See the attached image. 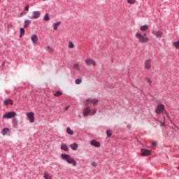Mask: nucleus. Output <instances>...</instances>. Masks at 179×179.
I'll list each match as a JSON object with an SVG mask.
<instances>
[{
    "instance_id": "obj_1",
    "label": "nucleus",
    "mask_w": 179,
    "mask_h": 179,
    "mask_svg": "<svg viewBox=\"0 0 179 179\" xmlns=\"http://www.w3.org/2000/svg\"><path fill=\"white\" fill-rule=\"evenodd\" d=\"M61 157L69 164H72L73 166H76L77 164L76 161L71 157V156H69L68 154H62Z\"/></svg>"
},
{
    "instance_id": "obj_2",
    "label": "nucleus",
    "mask_w": 179,
    "mask_h": 179,
    "mask_svg": "<svg viewBox=\"0 0 179 179\" xmlns=\"http://www.w3.org/2000/svg\"><path fill=\"white\" fill-rule=\"evenodd\" d=\"M136 37L138 40V43H148L149 41V37L146 36V34H142L137 32L136 34Z\"/></svg>"
},
{
    "instance_id": "obj_3",
    "label": "nucleus",
    "mask_w": 179,
    "mask_h": 179,
    "mask_svg": "<svg viewBox=\"0 0 179 179\" xmlns=\"http://www.w3.org/2000/svg\"><path fill=\"white\" fill-rule=\"evenodd\" d=\"M144 68L147 71H150V69H152V59H147L144 62Z\"/></svg>"
},
{
    "instance_id": "obj_4",
    "label": "nucleus",
    "mask_w": 179,
    "mask_h": 179,
    "mask_svg": "<svg viewBox=\"0 0 179 179\" xmlns=\"http://www.w3.org/2000/svg\"><path fill=\"white\" fill-rule=\"evenodd\" d=\"M165 108H166L164 104L157 105V106L155 109V113L157 114H162V113H163V111H164Z\"/></svg>"
},
{
    "instance_id": "obj_5",
    "label": "nucleus",
    "mask_w": 179,
    "mask_h": 179,
    "mask_svg": "<svg viewBox=\"0 0 179 179\" xmlns=\"http://www.w3.org/2000/svg\"><path fill=\"white\" fill-rule=\"evenodd\" d=\"M152 155V150L142 148L141 150V156H150Z\"/></svg>"
},
{
    "instance_id": "obj_6",
    "label": "nucleus",
    "mask_w": 179,
    "mask_h": 179,
    "mask_svg": "<svg viewBox=\"0 0 179 179\" xmlns=\"http://www.w3.org/2000/svg\"><path fill=\"white\" fill-rule=\"evenodd\" d=\"M85 64H86V65H87V66H90L91 65H92V66H96V61H94V60H93V59H86L85 60Z\"/></svg>"
},
{
    "instance_id": "obj_7",
    "label": "nucleus",
    "mask_w": 179,
    "mask_h": 179,
    "mask_svg": "<svg viewBox=\"0 0 179 179\" xmlns=\"http://www.w3.org/2000/svg\"><path fill=\"white\" fill-rule=\"evenodd\" d=\"M16 115V112H8L3 115V118H13Z\"/></svg>"
},
{
    "instance_id": "obj_8",
    "label": "nucleus",
    "mask_w": 179,
    "mask_h": 179,
    "mask_svg": "<svg viewBox=\"0 0 179 179\" xmlns=\"http://www.w3.org/2000/svg\"><path fill=\"white\" fill-rule=\"evenodd\" d=\"M87 104H93V106H97L99 104V100L96 99H87Z\"/></svg>"
},
{
    "instance_id": "obj_9",
    "label": "nucleus",
    "mask_w": 179,
    "mask_h": 179,
    "mask_svg": "<svg viewBox=\"0 0 179 179\" xmlns=\"http://www.w3.org/2000/svg\"><path fill=\"white\" fill-rule=\"evenodd\" d=\"M41 16V13L40 11H34L32 16L30 17V19H38Z\"/></svg>"
},
{
    "instance_id": "obj_10",
    "label": "nucleus",
    "mask_w": 179,
    "mask_h": 179,
    "mask_svg": "<svg viewBox=\"0 0 179 179\" xmlns=\"http://www.w3.org/2000/svg\"><path fill=\"white\" fill-rule=\"evenodd\" d=\"M157 38H162L163 36V31H153L152 32Z\"/></svg>"
},
{
    "instance_id": "obj_11",
    "label": "nucleus",
    "mask_w": 179,
    "mask_h": 179,
    "mask_svg": "<svg viewBox=\"0 0 179 179\" xmlns=\"http://www.w3.org/2000/svg\"><path fill=\"white\" fill-rule=\"evenodd\" d=\"M27 116L28 117L30 122H34V113L33 112L27 113Z\"/></svg>"
},
{
    "instance_id": "obj_12",
    "label": "nucleus",
    "mask_w": 179,
    "mask_h": 179,
    "mask_svg": "<svg viewBox=\"0 0 179 179\" xmlns=\"http://www.w3.org/2000/svg\"><path fill=\"white\" fill-rule=\"evenodd\" d=\"M31 40L34 44H38V37H37V35H32V36L31 37Z\"/></svg>"
},
{
    "instance_id": "obj_13",
    "label": "nucleus",
    "mask_w": 179,
    "mask_h": 179,
    "mask_svg": "<svg viewBox=\"0 0 179 179\" xmlns=\"http://www.w3.org/2000/svg\"><path fill=\"white\" fill-rule=\"evenodd\" d=\"M90 145H92V146H94L95 148H100L101 146L100 143L96 140L91 141Z\"/></svg>"
},
{
    "instance_id": "obj_14",
    "label": "nucleus",
    "mask_w": 179,
    "mask_h": 179,
    "mask_svg": "<svg viewBox=\"0 0 179 179\" xmlns=\"http://www.w3.org/2000/svg\"><path fill=\"white\" fill-rule=\"evenodd\" d=\"M90 111H91L90 107L85 108L83 110V115L85 117H87V115H89V114H90Z\"/></svg>"
},
{
    "instance_id": "obj_15",
    "label": "nucleus",
    "mask_w": 179,
    "mask_h": 179,
    "mask_svg": "<svg viewBox=\"0 0 179 179\" xmlns=\"http://www.w3.org/2000/svg\"><path fill=\"white\" fill-rule=\"evenodd\" d=\"M4 106H9V104L10 106H13V101H12V99H6L4 100Z\"/></svg>"
},
{
    "instance_id": "obj_16",
    "label": "nucleus",
    "mask_w": 179,
    "mask_h": 179,
    "mask_svg": "<svg viewBox=\"0 0 179 179\" xmlns=\"http://www.w3.org/2000/svg\"><path fill=\"white\" fill-rule=\"evenodd\" d=\"M78 145L76 143H74L71 145H70V148L72 150H78Z\"/></svg>"
},
{
    "instance_id": "obj_17",
    "label": "nucleus",
    "mask_w": 179,
    "mask_h": 179,
    "mask_svg": "<svg viewBox=\"0 0 179 179\" xmlns=\"http://www.w3.org/2000/svg\"><path fill=\"white\" fill-rule=\"evenodd\" d=\"M62 150H64L65 152H68L69 150V148H68V145L66 144L62 143L61 145Z\"/></svg>"
},
{
    "instance_id": "obj_18",
    "label": "nucleus",
    "mask_w": 179,
    "mask_h": 179,
    "mask_svg": "<svg viewBox=\"0 0 179 179\" xmlns=\"http://www.w3.org/2000/svg\"><path fill=\"white\" fill-rule=\"evenodd\" d=\"M31 24V21H30L29 20H26L24 22V29L29 27V26H30Z\"/></svg>"
},
{
    "instance_id": "obj_19",
    "label": "nucleus",
    "mask_w": 179,
    "mask_h": 179,
    "mask_svg": "<svg viewBox=\"0 0 179 179\" xmlns=\"http://www.w3.org/2000/svg\"><path fill=\"white\" fill-rule=\"evenodd\" d=\"M43 177L45 179H52V177H51V175L48 174L47 171L44 172Z\"/></svg>"
},
{
    "instance_id": "obj_20",
    "label": "nucleus",
    "mask_w": 179,
    "mask_h": 179,
    "mask_svg": "<svg viewBox=\"0 0 179 179\" xmlns=\"http://www.w3.org/2000/svg\"><path fill=\"white\" fill-rule=\"evenodd\" d=\"M148 29H149V26H148V25H143L140 27V30L141 31H146V30H148Z\"/></svg>"
},
{
    "instance_id": "obj_21",
    "label": "nucleus",
    "mask_w": 179,
    "mask_h": 179,
    "mask_svg": "<svg viewBox=\"0 0 179 179\" xmlns=\"http://www.w3.org/2000/svg\"><path fill=\"white\" fill-rule=\"evenodd\" d=\"M61 24V22H57L53 24V29L54 30H58V26Z\"/></svg>"
},
{
    "instance_id": "obj_22",
    "label": "nucleus",
    "mask_w": 179,
    "mask_h": 179,
    "mask_svg": "<svg viewBox=\"0 0 179 179\" xmlns=\"http://www.w3.org/2000/svg\"><path fill=\"white\" fill-rule=\"evenodd\" d=\"M66 132L69 135H73V131L71 129V127L66 128Z\"/></svg>"
},
{
    "instance_id": "obj_23",
    "label": "nucleus",
    "mask_w": 179,
    "mask_h": 179,
    "mask_svg": "<svg viewBox=\"0 0 179 179\" xmlns=\"http://www.w3.org/2000/svg\"><path fill=\"white\" fill-rule=\"evenodd\" d=\"M43 20L45 22H48L50 20V15L48 13H46L45 16L43 17Z\"/></svg>"
},
{
    "instance_id": "obj_24",
    "label": "nucleus",
    "mask_w": 179,
    "mask_h": 179,
    "mask_svg": "<svg viewBox=\"0 0 179 179\" xmlns=\"http://www.w3.org/2000/svg\"><path fill=\"white\" fill-rule=\"evenodd\" d=\"M54 96L55 97H59L61 96H62V92L61 91H57L54 94Z\"/></svg>"
},
{
    "instance_id": "obj_25",
    "label": "nucleus",
    "mask_w": 179,
    "mask_h": 179,
    "mask_svg": "<svg viewBox=\"0 0 179 179\" xmlns=\"http://www.w3.org/2000/svg\"><path fill=\"white\" fill-rule=\"evenodd\" d=\"M9 132V129L8 128H5L2 130V135L5 136L6 134Z\"/></svg>"
},
{
    "instance_id": "obj_26",
    "label": "nucleus",
    "mask_w": 179,
    "mask_h": 179,
    "mask_svg": "<svg viewBox=\"0 0 179 179\" xmlns=\"http://www.w3.org/2000/svg\"><path fill=\"white\" fill-rule=\"evenodd\" d=\"M73 68L76 69V71H79L80 69V67L79 66L78 64H75L73 65Z\"/></svg>"
},
{
    "instance_id": "obj_27",
    "label": "nucleus",
    "mask_w": 179,
    "mask_h": 179,
    "mask_svg": "<svg viewBox=\"0 0 179 179\" xmlns=\"http://www.w3.org/2000/svg\"><path fill=\"white\" fill-rule=\"evenodd\" d=\"M20 37H23V36H24V33H25L24 29L20 28Z\"/></svg>"
},
{
    "instance_id": "obj_28",
    "label": "nucleus",
    "mask_w": 179,
    "mask_h": 179,
    "mask_svg": "<svg viewBox=\"0 0 179 179\" xmlns=\"http://www.w3.org/2000/svg\"><path fill=\"white\" fill-rule=\"evenodd\" d=\"M47 50L50 54H52V52H54V49L50 46L47 47Z\"/></svg>"
},
{
    "instance_id": "obj_29",
    "label": "nucleus",
    "mask_w": 179,
    "mask_h": 179,
    "mask_svg": "<svg viewBox=\"0 0 179 179\" xmlns=\"http://www.w3.org/2000/svg\"><path fill=\"white\" fill-rule=\"evenodd\" d=\"M106 134L108 138H111V136L113 135V131L111 130H107Z\"/></svg>"
},
{
    "instance_id": "obj_30",
    "label": "nucleus",
    "mask_w": 179,
    "mask_h": 179,
    "mask_svg": "<svg viewBox=\"0 0 179 179\" xmlns=\"http://www.w3.org/2000/svg\"><path fill=\"white\" fill-rule=\"evenodd\" d=\"M75 83L76 85H80V83H82V79L80 78H78L75 80Z\"/></svg>"
},
{
    "instance_id": "obj_31",
    "label": "nucleus",
    "mask_w": 179,
    "mask_h": 179,
    "mask_svg": "<svg viewBox=\"0 0 179 179\" xmlns=\"http://www.w3.org/2000/svg\"><path fill=\"white\" fill-rule=\"evenodd\" d=\"M173 45H174V47H176V48H178V50H179V41L174 42Z\"/></svg>"
},
{
    "instance_id": "obj_32",
    "label": "nucleus",
    "mask_w": 179,
    "mask_h": 179,
    "mask_svg": "<svg viewBox=\"0 0 179 179\" xmlns=\"http://www.w3.org/2000/svg\"><path fill=\"white\" fill-rule=\"evenodd\" d=\"M73 47H75V45H73V43H72V41H69V48H73Z\"/></svg>"
},
{
    "instance_id": "obj_33",
    "label": "nucleus",
    "mask_w": 179,
    "mask_h": 179,
    "mask_svg": "<svg viewBox=\"0 0 179 179\" xmlns=\"http://www.w3.org/2000/svg\"><path fill=\"white\" fill-rule=\"evenodd\" d=\"M128 3H130V5H134L135 2H136V0H127Z\"/></svg>"
},
{
    "instance_id": "obj_34",
    "label": "nucleus",
    "mask_w": 179,
    "mask_h": 179,
    "mask_svg": "<svg viewBox=\"0 0 179 179\" xmlns=\"http://www.w3.org/2000/svg\"><path fill=\"white\" fill-rule=\"evenodd\" d=\"M13 124H15V127H17V124H19V121L17 120V119H13Z\"/></svg>"
},
{
    "instance_id": "obj_35",
    "label": "nucleus",
    "mask_w": 179,
    "mask_h": 179,
    "mask_svg": "<svg viewBox=\"0 0 179 179\" xmlns=\"http://www.w3.org/2000/svg\"><path fill=\"white\" fill-rule=\"evenodd\" d=\"M146 80L148 85H150V86H152V80H150V78H146Z\"/></svg>"
},
{
    "instance_id": "obj_36",
    "label": "nucleus",
    "mask_w": 179,
    "mask_h": 179,
    "mask_svg": "<svg viewBox=\"0 0 179 179\" xmlns=\"http://www.w3.org/2000/svg\"><path fill=\"white\" fill-rule=\"evenodd\" d=\"M92 166H93V167H97V163L93 162L92 163Z\"/></svg>"
},
{
    "instance_id": "obj_37",
    "label": "nucleus",
    "mask_w": 179,
    "mask_h": 179,
    "mask_svg": "<svg viewBox=\"0 0 179 179\" xmlns=\"http://www.w3.org/2000/svg\"><path fill=\"white\" fill-rule=\"evenodd\" d=\"M24 10H26L27 12H29V5H27L24 8Z\"/></svg>"
},
{
    "instance_id": "obj_38",
    "label": "nucleus",
    "mask_w": 179,
    "mask_h": 179,
    "mask_svg": "<svg viewBox=\"0 0 179 179\" xmlns=\"http://www.w3.org/2000/svg\"><path fill=\"white\" fill-rule=\"evenodd\" d=\"M161 125H162V127H164V125H166V123L164 122H162V121H159Z\"/></svg>"
},
{
    "instance_id": "obj_39",
    "label": "nucleus",
    "mask_w": 179,
    "mask_h": 179,
    "mask_svg": "<svg viewBox=\"0 0 179 179\" xmlns=\"http://www.w3.org/2000/svg\"><path fill=\"white\" fill-rule=\"evenodd\" d=\"M165 115H166L167 118H170V116L169 115V113L165 112Z\"/></svg>"
},
{
    "instance_id": "obj_40",
    "label": "nucleus",
    "mask_w": 179,
    "mask_h": 179,
    "mask_svg": "<svg viewBox=\"0 0 179 179\" xmlns=\"http://www.w3.org/2000/svg\"><path fill=\"white\" fill-rule=\"evenodd\" d=\"M94 114H96V110L92 112V113H90V115H94Z\"/></svg>"
},
{
    "instance_id": "obj_41",
    "label": "nucleus",
    "mask_w": 179,
    "mask_h": 179,
    "mask_svg": "<svg viewBox=\"0 0 179 179\" xmlns=\"http://www.w3.org/2000/svg\"><path fill=\"white\" fill-rule=\"evenodd\" d=\"M70 107H71L70 106H66L65 110H69Z\"/></svg>"
},
{
    "instance_id": "obj_42",
    "label": "nucleus",
    "mask_w": 179,
    "mask_h": 179,
    "mask_svg": "<svg viewBox=\"0 0 179 179\" xmlns=\"http://www.w3.org/2000/svg\"><path fill=\"white\" fill-rule=\"evenodd\" d=\"M156 145H157V143H156V142L152 143V146H156Z\"/></svg>"
},
{
    "instance_id": "obj_43",
    "label": "nucleus",
    "mask_w": 179,
    "mask_h": 179,
    "mask_svg": "<svg viewBox=\"0 0 179 179\" xmlns=\"http://www.w3.org/2000/svg\"><path fill=\"white\" fill-rule=\"evenodd\" d=\"M178 170H179V166L178 167Z\"/></svg>"
},
{
    "instance_id": "obj_44",
    "label": "nucleus",
    "mask_w": 179,
    "mask_h": 179,
    "mask_svg": "<svg viewBox=\"0 0 179 179\" xmlns=\"http://www.w3.org/2000/svg\"><path fill=\"white\" fill-rule=\"evenodd\" d=\"M43 1H45V0H43Z\"/></svg>"
}]
</instances>
